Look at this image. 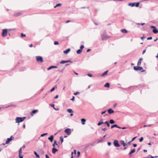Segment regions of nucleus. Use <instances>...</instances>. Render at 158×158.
<instances>
[{
  "instance_id": "29",
  "label": "nucleus",
  "mask_w": 158,
  "mask_h": 158,
  "mask_svg": "<svg viewBox=\"0 0 158 158\" xmlns=\"http://www.w3.org/2000/svg\"><path fill=\"white\" fill-rule=\"evenodd\" d=\"M110 123L111 124H113L115 122L113 119H110Z\"/></svg>"
},
{
  "instance_id": "62",
  "label": "nucleus",
  "mask_w": 158,
  "mask_h": 158,
  "mask_svg": "<svg viewBox=\"0 0 158 158\" xmlns=\"http://www.w3.org/2000/svg\"><path fill=\"white\" fill-rule=\"evenodd\" d=\"M59 96L58 95H56L54 98L55 99H57L58 98Z\"/></svg>"
},
{
  "instance_id": "16",
  "label": "nucleus",
  "mask_w": 158,
  "mask_h": 158,
  "mask_svg": "<svg viewBox=\"0 0 158 158\" xmlns=\"http://www.w3.org/2000/svg\"><path fill=\"white\" fill-rule=\"evenodd\" d=\"M107 111H108V113L109 114H111L114 112V110H112L111 109H109Z\"/></svg>"
},
{
  "instance_id": "63",
  "label": "nucleus",
  "mask_w": 158,
  "mask_h": 158,
  "mask_svg": "<svg viewBox=\"0 0 158 158\" xmlns=\"http://www.w3.org/2000/svg\"><path fill=\"white\" fill-rule=\"evenodd\" d=\"M102 130L103 131H106L107 130V129L106 128H102Z\"/></svg>"
},
{
  "instance_id": "20",
  "label": "nucleus",
  "mask_w": 158,
  "mask_h": 158,
  "mask_svg": "<svg viewBox=\"0 0 158 158\" xmlns=\"http://www.w3.org/2000/svg\"><path fill=\"white\" fill-rule=\"evenodd\" d=\"M102 119H101L100 120V121L98 123L97 125L98 126H100L101 124L103 123V122L102 121Z\"/></svg>"
},
{
  "instance_id": "35",
  "label": "nucleus",
  "mask_w": 158,
  "mask_h": 158,
  "mask_svg": "<svg viewBox=\"0 0 158 158\" xmlns=\"http://www.w3.org/2000/svg\"><path fill=\"white\" fill-rule=\"evenodd\" d=\"M40 153L41 154H42V155H43V156L44 155V152L43 150H41L40 152Z\"/></svg>"
},
{
  "instance_id": "15",
  "label": "nucleus",
  "mask_w": 158,
  "mask_h": 158,
  "mask_svg": "<svg viewBox=\"0 0 158 158\" xmlns=\"http://www.w3.org/2000/svg\"><path fill=\"white\" fill-rule=\"evenodd\" d=\"M58 151V150L55 148H53L52 149V152L53 154H55Z\"/></svg>"
},
{
  "instance_id": "48",
  "label": "nucleus",
  "mask_w": 158,
  "mask_h": 158,
  "mask_svg": "<svg viewBox=\"0 0 158 158\" xmlns=\"http://www.w3.org/2000/svg\"><path fill=\"white\" fill-rule=\"evenodd\" d=\"M87 75L88 76L90 77H92L93 76V75L92 74H89V73H88L87 74Z\"/></svg>"
},
{
  "instance_id": "49",
  "label": "nucleus",
  "mask_w": 158,
  "mask_h": 158,
  "mask_svg": "<svg viewBox=\"0 0 158 158\" xmlns=\"http://www.w3.org/2000/svg\"><path fill=\"white\" fill-rule=\"evenodd\" d=\"M152 37H148L147 38V40H152Z\"/></svg>"
},
{
  "instance_id": "8",
  "label": "nucleus",
  "mask_w": 158,
  "mask_h": 158,
  "mask_svg": "<svg viewBox=\"0 0 158 158\" xmlns=\"http://www.w3.org/2000/svg\"><path fill=\"white\" fill-rule=\"evenodd\" d=\"M64 132L69 135L71 133V130L69 128H67L65 130Z\"/></svg>"
},
{
  "instance_id": "54",
  "label": "nucleus",
  "mask_w": 158,
  "mask_h": 158,
  "mask_svg": "<svg viewBox=\"0 0 158 158\" xmlns=\"http://www.w3.org/2000/svg\"><path fill=\"white\" fill-rule=\"evenodd\" d=\"M74 99H75V97L74 96H73L72 97V98L71 99V100L73 101L74 100Z\"/></svg>"
},
{
  "instance_id": "28",
  "label": "nucleus",
  "mask_w": 158,
  "mask_h": 158,
  "mask_svg": "<svg viewBox=\"0 0 158 158\" xmlns=\"http://www.w3.org/2000/svg\"><path fill=\"white\" fill-rule=\"evenodd\" d=\"M68 112L69 113H72L73 112V111L72 109H69L67 110Z\"/></svg>"
},
{
  "instance_id": "42",
  "label": "nucleus",
  "mask_w": 158,
  "mask_h": 158,
  "mask_svg": "<svg viewBox=\"0 0 158 158\" xmlns=\"http://www.w3.org/2000/svg\"><path fill=\"white\" fill-rule=\"evenodd\" d=\"M21 37H25L26 36V35L24 34L23 33H21Z\"/></svg>"
},
{
  "instance_id": "21",
  "label": "nucleus",
  "mask_w": 158,
  "mask_h": 158,
  "mask_svg": "<svg viewBox=\"0 0 158 158\" xmlns=\"http://www.w3.org/2000/svg\"><path fill=\"white\" fill-rule=\"evenodd\" d=\"M81 123L83 125H84L85 124V122L86 120L85 118H82L81 119Z\"/></svg>"
},
{
  "instance_id": "56",
  "label": "nucleus",
  "mask_w": 158,
  "mask_h": 158,
  "mask_svg": "<svg viewBox=\"0 0 158 158\" xmlns=\"http://www.w3.org/2000/svg\"><path fill=\"white\" fill-rule=\"evenodd\" d=\"M19 158H23V156H21V155L19 154Z\"/></svg>"
},
{
  "instance_id": "36",
  "label": "nucleus",
  "mask_w": 158,
  "mask_h": 158,
  "mask_svg": "<svg viewBox=\"0 0 158 158\" xmlns=\"http://www.w3.org/2000/svg\"><path fill=\"white\" fill-rule=\"evenodd\" d=\"M65 63H66V60H63L61 61L60 62V64H63Z\"/></svg>"
},
{
  "instance_id": "33",
  "label": "nucleus",
  "mask_w": 158,
  "mask_h": 158,
  "mask_svg": "<svg viewBox=\"0 0 158 158\" xmlns=\"http://www.w3.org/2000/svg\"><path fill=\"white\" fill-rule=\"evenodd\" d=\"M55 144L58 145V144L56 143V140H54V143L52 144V146L54 147L55 146Z\"/></svg>"
},
{
  "instance_id": "31",
  "label": "nucleus",
  "mask_w": 158,
  "mask_h": 158,
  "mask_svg": "<svg viewBox=\"0 0 158 158\" xmlns=\"http://www.w3.org/2000/svg\"><path fill=\"white\" fill-rule=\"evenodd\" d=\"M108 71H106L105 72L101 75V76H104L105 75L107 74Z\"/></svg>"
},
{
  "instance_id": "9",
  "label": "nucleus",
  "mask_w": 158,
  "mask_h": 158,
  "mask_svg": "<svg viewBox=\"0 0 158 158\" xmlns=\"http://www.w3.org/2000/svg\"><path fill=\"white\" fill-rule=\"evenodd\" d=\"M38 111V110H33L31 113V116H33V114L36 113Z\"/></svg>"
},
{
  "instance_id": "61",
  "label": "nucleus",
  "mask_w": 158,
  "mask_h": 158,
  "mask_svg": "<svg viewBox=\"0 0 158 158\" xmlns=\"http://www.w3.org/2000/svg\"><path fill=\"white\" fill-rule=\"evenodd\" d=\"M79 94V92H76V93H75L73 94L74 95H77V94Z\"/></svg>"
},
{
  "instance_id": "5",
  "label": "nucleus",
  "mask_w": 158,
  "mask_h": 158,
  "mask_svg": "<svg viewBox=\"0 0 158 158\" xmlns=\"http://www.w3.org/2000/svg\"><path fill=\"white\" fill-rule=\"evenodd\" d=\"M36 60L38 62H42L43 61V60L42 57L40 56H36Z\"/></svg>"
},
{
  "instance_id": "53",
  "label": "nucleus",
  "mask_w": 158,
  "mask_h": 158,
  "mask_svg": "<svg viewBox=\"0 0 158 158\" xmlns=\"http://www.w3.org/2000/svg\"><path fill=\"white\" fill-rule=\"evenodd\" d=\"M111 143L110 142H108L107 143V144L108 146H110L111 145Z\"/></svg>"
},
{
  "instance_id": "44",
  "label": "nucleus",
  "mask_w": 158,
  "mask_h": 158,
  "mask_svg": "<svg viewBox=\"0 0 158 158\" xmlns=\"http://www.w3.org/2000/svg\"><path fill=\"white\" fill-rule=\"evenodd\" d=\"M55 88L54 87H52V88L50 90V92H52L53 91L55 90Z\"/></svg>"
},
{
  "instance_id": "19",
  "label": "nucleus",
  "mask_w": 158,
  "mask_h": 158,
  "mask_svg": "<svg viewBox=\"0 0 158 158\" xmlns=\"http://www.w3.org/2000/svg\"><path fill=\"white\" fill-rule=\"evenodd\" d=\"M135 151V148L131 150V151L129 152V155H131L132 153H134Z\"/></svg>"
},
{
  "instance_id": "30",
  "label": "nucleus",
  "mask_w": 158,
  "mask_h": 158,
  "mask_svg": "<svg viewBox=\"0 0 158 158\" xmlns=\"http://www.w3.org/2000/svg\"><path fill=\"white\" fill-rule=\"evenodd\" d=\"M65 68V67H64L62 68V69L61 70H58V71L60 72H63V71L64 70V69Z\"/></svg>"
},
{
  "instance_id": "52",
  "label": "nucleus",
  "mask_w": 158,
  "mask_h": 158,
  "mask_svg": "<svg viewBox=\"0 0 158 158\" xmlns=\"http://www.w3.org/2000/svg\"><path fill=\"white\" fill-rule=\"evenodd\" d=\"M66 63L69 62L71 63H72V62L70 60H66Z\"/></svg>"
},
{
  "instance_id": "45",
  "label": "nucleus",
  "mask_w": 158,
  "mask_h": 158,
  "mask_svg": "<svg viewBox=\"0 0 158 158\" xmlns=\"http://www.w3.org/2000/svg\"><path fill=\"white\" fill-rule=\"evenodd\" d=\"M145 37L144 34L143 35V37L141 38V39L143 40H144Z\"/></svg>"
},
{
  "instance_id": "4",
  "label": "nucleus",
  "mask_w": 158,
  "mask_h": 158,
  "mask_svg": "<svg viewBox=\"0 0 158 158\" xmlns=\"http://www.w3.org/2000/svg\"><path fill=\"white\" fill-rule=\"evenodd\" d=\"M139 2H134L133 3H130L128 5L129 6H131L132 7H133L134 6H135L136 7H138L139 6Z\"/></svg>"
},
{
  "instance_id": "40",
  "label": "nucleus",
  "mask_w": 158,
  "mask_h": 158,
  "mask_svg": "<svg viewBox=\"0 0 158 158\" xmlns=\"http://www.w3.org/2000/svg\"><path fill=\"white\" fill-rule=\"evenodd\" d=\"M143 139V137H141L139 140V142H142Z\"/></svg>"
},
{
  "instance_id": "1",
  "label": "nucleus",
  "mask_w": 158,
  "mask_h": 158,
  "mask_svg": "<svg viewBox=\"0 0 158 158\" xmlns=\"http://www.w3.org/2000/svg\"><path fill=\"white\" fill-rule=\"evenodd\" d=\"M26 118V117H17L15 118L16 123H19L22 122Z\"/></svg>"
},
{
  "instance_id": "46",
  "label": "nucleus",
  "mask_w": 158,
  "mask_h": 158,
  "mask_svg": "<svg viewBox=\"0 0 158 158\" xmlns=\"http://www.w3.org/2000/svg\"><path fill=\"white\" fill-rule=\"evenodd\" d=\"M148 156H150V157H153V158H157V157H158V156H152L150 155H149Z\"/></svg>"
},
{
  "instance_id": "17",
  "label": "nucleus",
  "mask_w": 158,
  "mask_h": 158,
  "mask_svg": "<svg viewBox=\"0 0 158 158\" xmlns=\"http://www.w3.org/2000/svg\"><path fill=\"white\" fill-rule=\"evenodd\" d=\"M70 51V49L69 48L65 51H64V53L65 54H68Z\"/></svg>"
},
{
  "instance_id": "57",
  "label": "nucleus",
  "mask_w": 158,
  "mask_h": 158,
  "mask_svg": "<svg viewBox=\"0 0 158 158\" xmlns=\"http://www.w3.org/2000/svg\"><path fill=\"white\" fill-rule=\"evenodd\" d=\"M50 105L53 108H54L55 105L54 104H50Z\"/></svg>"
},
{
  "instance_id": "43",
  "label": "nucleus",
  "mask_w": 158,
  "mask_h": 158,
  "mask_svg": "<svg viewBox=\"0 0 158 158\" xmlns=\"http://www.w3.org/2000/svg\"><path fill=\"white\" fill-rule=\"evenodd\" d=\"M84 48V46L83 45H81L80 47V49L82 50V49Z\"/></svg>"
},
{
  "instance_id": "18",
  "label": "nucleus",
  "mask_w": 158,
  "mask_h": 158,
  "mask_svg": "<svg viewBox=\"0 0 158 158\" xmlns=\"http://www.w3.org/2000/svg\"><path fill=\"white\" fill-rule=\"evenodd\" d=\"M22 14L21 12H18L15 13L14 14V16H18Z\"/></svg>"
},
{
  "instance_id": "41",
  "label": "nucleus",
  "mask_w": 158,
  "mask_h": 158,
  "mask_svg": "<svg viewBox=\"0 0 158 158\" xmlns=\"http://www.w3.org/2000/svg\"><path fill=\"white\" fill-rule=\"evenodd\" d=\"M57 68H60L62 67V65L60 64H58L57 65Z\"/></svg>"
},
{
  "instance_id": "12",
  "label": "nucleus",
  "mask_w": 158,
  "mask_h": 158,
  "mask_svg": "<svg viewBox=\"0 0 158 158\" xmlns=\"http://www.w3.org/2000/svg\"><path fill=\"white\" fill-rule=\"evenodd\" d=\"M121 144L123 145V147H125L127 145V144L124 143V141L123 140H121L120 141Z\"/></svg>"
},
{
  "instance_id": "13",
  "label": "nucleus",
  "mask_w": 158,
  "mask_h": 158,
  "mask_svg": "<svg viewBox=\"0 0 158 158\" xmlns=\"http://www.w3.org/2000/svg\"><path fill=\"white\" fill-rule=\"evenodd\" d=\"M143 60V58H140L138 62L137 63V65L139 66L141 65V61Z\"/></svg>"
},
{
  "instance_id": "39",
  "label": "nucleus",
  "mask_w": 158,
  "mask_h": 158,
  "mask_svg": "<svg viewBox=\"0 0 158 158\" xmlns=\"http://www.w3.org/2000/svg\"><path fill=\"white\" fill-rule=\"evenodd\" d=\"M48 134V133H44V134H42L40 136L41 137H43L45 135H47Z\"/></svg>"
},
{
  "instance_id": "10",
  "label": "nucleus",
  "mask_w": 158,
  "mask_h": 158,
  "mask_svg": "<svg viewBox=\"0 0 158 158\" xmlns=\"http://www.w3.org/2000/svg\"><path fill=\"white\" fill-rule=\"evenodd\" d=\"M57 66H51L48 68L47 70H49L53 68H57Z\"/></svg>"
},
{
  "instance_id": "58",
  "label": "nucleus",
  "mask_w": 158,
  "mask_h": 158,
  "mask_svg": "<svg viewBox=\"0 0 158 158\" xmlns=\"http://www.w3.org/2000/svg\"><path fill=\"white\" fill-rule=\"evenodd\" d=\"M89 7H82L81 8V9H85L86 8H89Z\"/></svg>"
},
{
  "instance_id": "59",
  "label": "nucleus",
  "mask_w": 158,
  "mask_h": 158,
  "mask_svg": "<svg viewBox=\"0 0 158 158\" xmlns=\"http://www.w3.org/2000/svg\"><path fill=\"white\" fill-rule=\"evenodd\" d=\"M77 153L78 156H79L80 154V152L79 151H78L77 152Z\"/></svg>"
},
{
  "instance_id": "64",
  "label": "nucleus",
  "mask_w": 158,
  "mask_h": 158,
  "mask_svg": "<svg viewBox=\"0 0 158 158\" xmlns=\"http://www.w3.org/2000/svg\"><path fill=\"white\" fill-rule=\"evenodd\" d=\"M45 157L46 158H50L48 156L47 154L45 155Z\"/></svg>"
},
{
  "instance_id": "55",
  "label": "nucleus",
  "mask_w": 158,
  "mask_h": 158,
  "mask_svg": "<svg viewBox=\"0 0 158 158\" xmlns=\"http://www.w3.org/2000/svg\"><path fill=\"white\" fill-rule=\"evenodd\" d=\"M136 138V137H133V138L132 139V140H131V141L132 142V141H133V140H134V139H135Z\"/></svg>"
},
{
  "instance_id": "34",
  "label": "nucleus",
  "mask_w": 158,
  "mask_h": 158,
  "mask_svg": "<svg viewBox=\"0 0 158 158\" xmlns=\"http://www.w3.org/2000/svg\"><path fill=\"white\" fill-rule=\"evenodd\" d=\"M104 123L105 124H106L107 125V126L108 127H110V124L109 123V122L107 121H106Z\"/></svg>"
},
{
  "instance_id": "47",
  "label": "nucleus",
  "mask_w": 158,
  "mask_h": 158,
  "mask_svg": "<svg viewBox=\"0 0 158 158\" xmlns=\"http://www.w3.org/2000/svg\"><path fill=\"white\" fill-rule=\"evenodd\" d=\"M54 44L55 45H56L59 44V43L58 41H55L54 42Z\"/></svg>"
},
{
  "instance_id": "3",
  "label": "nucleus",
  "mask_w": 158,
  "mask_h": 158,
  "mask_svg": "<svg viewBox=\"0 0 158 158\" xmlns=\"http://www.w3.org/2000/svg\"><path fill=\"white\" fill-rule=\"evenodd\" d=\"M134 69L136 71L141 70V72H143L145 71V70L143 69V68L142 67L139 66H134Z\"/></svg>"
},
{
  "instance_id": "24",
  "label": "nucleus",
  "mask_w": 158,
  "mask_h": 158,
  "mask_svg": "<svg viewBox=\"0 0 158 158\" xmlns=\"http://www.w3.org/2000/svg\"><path fill=\"white\" fill-rule=\"evenodd\" d=\"M82 51V50L80 49H79L77 51V54H80L81 53Z\"/></svg>"
},
{
  "instance_id": "27",
  "label": "nucleus",
  "mask_w": 158,
  "mask_h": 158,
  "mask_svg": "<svg viewBox=\"0 0 158 158\" xmlns=\"http://www.w3.org/2000/svg\"><path fill=\"white\" fill-rule=\"evenodd\" d=\"M34 153L37 158H40L39 155L35 151L34 152Z\"/></svg>"
},
{
  "instance_id": "25",
  "label": "nucleus",
  "mask_w": 158,
  "mask_h": 158,
  "mask_svg": "<svg viewBox=\"0 0 158 158\" xmlns=\"http://www.w3.org/2000/svg\"><path fill=\"white\" fill-rule=\"evenodd\" d=\"M121 32L123 33H126L127 32V31L125 29H122L121 30Z\"/></svg>"
},
{
  "instance_id": "26",
  "label": "nucleus",
  "mask_w": 158,
  "mask_h": 158,
  "mask_svg": "<svg viewBox=\"0 0 158 158\" xmlns=\"http://www.w3.org/2000/svg\"><path fill=\"white\" fill-rule=\"evenodd\" d=\"M104 86L107 88L110 87V84L109 83H106L104 85Z\"/></svg>"
},
{
  "instance_id": "37",
  "label": "nucleus",
  "mask_w": 158,
  "mask_h": 158,
  "mask_svg": "<svg viewBox=\"0 0 158 158\" xmlns=\"http://www.w3.org/2000/svg\"><path fill=\"white\" fill-rule=\"evenodd\" d=\"M22 148H20L19 150V155H21L22 153Z\"/></svg>"
},
{
  "instance_id": "23",
  "label": "nucleus",
  "mask_w": 158,
  "mask_h": 158,
  "mask_svg": "<svg viewBox=\"0 0 158 158\" xmlns=\"http://www.w3.org/2000/svg\"><path fill=\"white\" fill-rule=\"evenodd\" d=\"M11 140L12 139H11L10 138H8L6 141V143L8 144Z\"/></svg>"
},
{
  "instance_id": "14",
  "label": "nucleus",
  "mask_w": 158,
  "mask_h": 158,
  "mask_svg": "<svg viewBox=\"0 0 158 158\" xmlns=\"http://www.w3.org/2000/svg\"><path fill=\"white\" fill-rule=\"evenodd\" d=\"M117 127L118 128H120L121 127L118 126V125L116 124H114L113 125H112L111 127V128H113L114 127Z\"/></svg>"
},
{
  "instance_id": "50",
  "label": "nucleus",
  "mask_w": 158,
  "mask_h": 158,
  "mask_svg": "<svg viewBox=\"0 0 158 158\" xmlns=\"http://www.w3.org/2000/svg\"><path fill=\"white\" fill-rule=\"evenodd\" d=\"M150 27L151 28H153V29H155V28H156V27L155 26H151Z\"/></svg>"
},
{
  "instance_id": "32",
  "label": "nucleus",
  "mask_w": 158,
  "mask_h": 158,
  "mask_svg": "<svg viewBox=\"0 0 158 158\" xmlns=\"http://www.w3.org/2000/svg\"><path fill=\"white\" fill-rule=\"evenodd\" d=\"M61 5V3H60L57 4L56 6H54V8H56V7H57L58 6H60Z\"/></svg>"
},
{
  "instance_id": "2",
  "label": "nucleus",
  "mask_w": 158,
  "mask_h": 158,
  "mask_svg": "<svg viewBox=\"0 0 158 158\" xmlns=\"http://www.w3.org/2000/svg\"><path fill=\"white\" fill-rule=\"evenodd\" d=\"M106 31H104L103 32V33L101 37L102 40H106L109 37L106 35Z\"/></svg>"
},
{
  "instance_id": "38",
  "label": "nucleus",
  "mask_w": 158,
  "mask_h": 158,
  "mask_svg": "<svg viewBox=\"0 0 158 158\" xmlns=\"http://www.w3.org/2000/svg\"><path fill=\"white\" fill-rule=\"evenodd\" d=\"M60 139L61 141V143H62V142H63L64 141V139L62 136H61L60 137Z\"/></svg>"
},
{
  "instance_id": "51",
  "label": "nucleus",
  "mask_w": 158,
  "mask_h": 158,
  "mask_svg": "<svg viewBox=\"0 0 158 158\" xmlns=\"http://www.w3.org/2000/svg\"><path fill=\"white\" fill-rule=\"evenodd\" d=\"M137 24L139 25H144L145 24V23H138Z\"/></svg>"
},
{
  "instance_id": "7",
  "label": "nucleus",
  "mask_w": 158,
  "mask_h": 158,
  "mask_svg": "<svg viewBox=\"0 0 158 158\" xmlns=\"http://www.w3.org/2000/svg\"><path fill=\"white\" fill-rule=\"evenodd\" d=\"M7 29H4L3 30L2 32V36L4 37H5L7 36Z\"/></svg>"
},
{
  "instance_id": "11",
  "label": "nucleus",
  "mask_w": 158,
  "mask_h": 158,
  "mask_svg": "<svg viewBox=\"0 0 158 158\" xmlns=\"http://www.w3.org/2000/svg\"><path fill=\"white\" fill-rule=\"evenodd\" d=\"M54 136L53 135H51L50 137L48 138V139L51 142H52L53 140Z\"/></svg>"
},
{
  "instance_id": "6",
  "label": "nucleus",
  "mask_w": 158,
  "mask_h": 158,
  "mask_svg": "<svg viewBox=\"0 0 158 158\" xmlns=\"http://www.w3.org/2000/svg\"><path fill=\"white\" fill-rule=\"evenodd\" d=\"M113 144L114 146L116 147H118L120 146V145L118 141L116 140H115L114 141Z\"/></svg>"
},
{
  "instance_id": "22",
  "label": "nucleus",
  "mask_w": 158,
  "mask_h": 158,
  "mask_svg": "<svg viewBox=\"0 0 158 158\" xmlns=\"http://www.w3.org/2000/svg\"><path fill=\"white\" fill-rule=\"evenodd\" d=\"M152 31L155 34H156L158 33V30L156 28H155V29H153Z\"/></svg>"
},
{
  "instance_id": "60",
  "label": "nucleus",
  "mask_w": 158,
  "mask_h": 158,
  "mask_svg": "<svg viewBox=\"0 0 158 158\" xmlns=\"http://www.w3.org/2000/svg\"><path fill=\"white\" fill-rule=\"evenodd\" d=\"M106 110H105V111H104L102 112L101 113V114H105L106 112Z\"/></svg>"
}]
</instances>
